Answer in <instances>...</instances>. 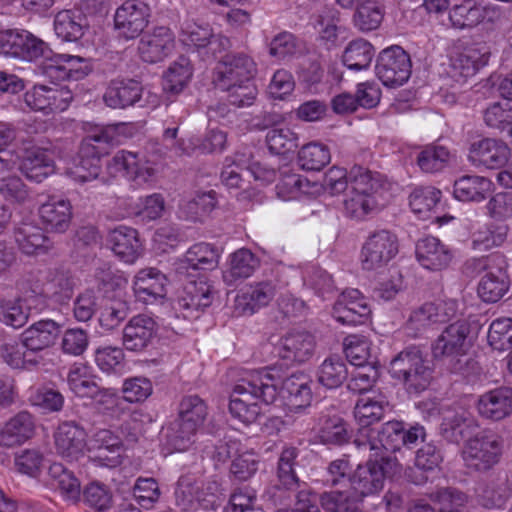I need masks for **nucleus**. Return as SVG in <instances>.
<instances>
[{
	"label": "nucleus",
	"mask_w": 512,
	"mask_h": 512,
	"mask_svg": "<svg viewBox=\"0 0 512 512\" xmlns=\"http://www.w3.org/2000/svg\"><path fill=\"white\" fill-rule=\"evenodd\" d=\"M511 156L509 145L500 139L483 138L471 143L468 161L477 168L499 169L505 166Z\"/></svg>",
	"instance_id": "obj_15"
},
{
	"label": "nucleus",
	"mask_w": 512,
	"mask_h": 512,
	"mask_svg": "<svg viewBox=\"0 0 512 512\" xmlns=\"http://www.w3.org/2000/svg\"><path fill=\"white\" fill-rule=\"evenodd\" d=\"M165 211V199L160 193L140 197L131 207L130 214L142 222H150L161 218Z\"/></svg>",
	"instance_id": "obj_57"
},
{
	"label": "nucleus",
	"mask_w": 512,
	"mask_h": 512,
	"mask_svg": "<svg viewBox=\"0 0 512 512\" xmlns=\"http://www.w3.org/2000/svg\"><path fill=\"white\" fill-rule=\"evenodd\" d=\"M399 253V240L395 233L380 229L370 233L359 254L361 268L378 271L386 267Z\"/></svg>",
	"instance_id": "obj_8"
},
{
	"label": "nucleus",
	"mask_w": 512,
	"mask_h": 512,
	"mask_svg": "<svg viewBox=\"0 0 512 512\" xmlns=\"http://www.w3.org/2000/svg\"><path fill=\"white\" fill-rule=\"evenodd\" d=\"M192 76L191 61L187 57L180 56L163 73V88L167 92L179 94L188 86Z\"/></svg>",
	"instance_id": "obj_50"
},
{
	"label": "nucleus",
	"mask_w": 512,
	"mask_h": 512,
	"mask_svg": "<svg viewBox=\"0 0 512 512\" xmlns=\"http://www.w3.org/2000/svg\"><path fill=\"white\" fill-rule=\"evenodd\" d=\"M353 494L361 498L378 493L384 485L383 468L377 466V461L370 459L366 465H359L349 479Z\"/></svg>",
	"instance_id": "obj_32"
},
{
	"label": "nucleus",
	"mask_w": 512,
	"mask_h": 512,
	"mask_svg": "<svg viewBox=\"0 0 512 512\" xmlns=\"http://www.w3.org/2000/svg\"><path fill=\"white\" fill-rule=\"evenodd\" d=\"M60 334L59 324L51 319L39 320L20 335L21 345L29 352H40L52 347Z\"/></svg>",
	"instance_id": "obj_26"
},
{
	"label": "nucleus",
	"mask_w": 512,
	"mask_h": 512,
	"mask_svg": "<svg viewBox=\"0 0 512 512\" xmlns=\"http://www.w3.org/2000/svg\"><path fill=\"white\" fill-rule=\"evenodd\" d=\"M217 202L215 191L199 192L180 203L179 213L187 220L203 221L216 208Z\"/></svg>",
	"instance_id": "obj_48"
},
{
	"label": "nucleus",
	"mask_w": 512,
	"mask_h": 512,
	"mask_svg": "<svg viewBox=\"0 0 512 512\" xmlns=\"http://www.w3.org/2000/svg\"><path fill=\"white\" fill-rule=\"evenodd\" d=\"M376 75L387 87L403 85L411 75L409 55L399 46L384 49L378 57Z\"/></svg>",
	"instance_id": "obj_10"
},
{
	"label": "nucleus",
	"mask_w": 512,
	"mask_h": 512,
	"mask_svg": "<svg viewBox=\"0 0 512 512\" xmlns=\"http://www.w3.org/2000/svg\"><path fill=\"white\" fill-rule=\"evenodd\" d=\"M371 308L365 297L357 289L342 292L332 309L333 318L342 325H360L366 323Z\"/></svg>",
	"instance_id": "obj_17"
},
{
	"label": "nucleus",
	"mask_w": 512,
	"mask_h": 512,
	"mask_svg": "<svg viewBox=\"0 0 512 512\" xmlns=\"http://www.w3.org/2000/svg\"><path fill=\"white\" fill-rule=\"evenodd\" d=\"M258 265L255 255L250 250L241 248L228 256L223 279L228 285H232L239 279L250 277Z\"/></svg>",
	"instance_id": "obj_45"
},
{
	"label": "nucleus",
	"mask_w": 512,
	"mask_h": 512,
	"mask_svg": "<svg viewBox=\"0 0 512 512\" xmlns=\"http://www.w3.org/2000/svg\"><path fill=\"white\" fill-rule=\"evenodd\" d=\"M22 173L30 180L42 182L49 175L54 173L55 166L51 157L41 149L28 150L21 163L16 165Z\"/></svg>",
	"instance_id": "obj_43"
},
{
	"label": "nucleus",
	"mask_w": 512,
	"mask_h": 512,
	"mask_svg": "<svg viewBox=\"0 0 512 512\" xmlns=\"http://www.w3.org/2000/svg\"><path fill=\"white\" fill-rule=\"evenodd\" d=\"M476 334L467 320H458L440 333L432 345L435 359L445 361L453 373H464L463 358L472 348Z\"/></svg>",
	"instance_id": "obj_2"
},
{
	"label": "nucleus",
	"mask_w": 512,
	"mask_h": 512,
	"mask_svg": "<svg viewBox=\"0 0 512 512\" xmlns=\"http://www.w3.org/2000/svg\"><path fill=\"white\" fill-rule=\"evenodd\" d=\"M158 334V324L152 316H133L122 331V345L128 351L141 352L150 346Z\"/></svg>",
	"instance_id": "obj_21"
},
{
	"label": "nucleus",
	"mask_w": 512,
	"mask_h": 512,
	"mask_svg": "<svg viewBox=\"0 0 512 512\" xmlns=\"http://www.w3.org/2000/svg\"><path fill=\"white\" fill-rule=\"evenodd\" d=\"M483 120L489 128L505 131L512 122V102L504 100L490 104L483 111Z\"/></svg>",
	"instance_id": "obj_63"
},
{
	"label": "nucleus",
	"mask_w": 512,
	"mask_h": 512,
	"mask_svg": "<svg viewBox=\"0 0 512 512\" xmlns=\"http://www.w3.org/2000/svg\"><path fill=\"white\" fill-rule=\"evenodd\" d=\"M149 19L150 9L145 3L127 0L115 11L114 28L120 37L132 40L144 31Z\"/></svg>",
	"instance_id": "obj_12"
},
{
	"label": "nucleus",
	"mask_w": 512,
	"mask_h": 512,
	"mask_svg": "<svg viewBox=\"0 0 512 512\" xmlns=\"http://www.w3.org/2000/svg\"><path fill=\"white\" fill-rule=\"evenodd\" d=\"M508 226H497L493 229L484 225L471 234L472 247L477 251H487L501 246L507 238Z\"/></svg>",
	"instance_id": "obj_60"
},
{
	"label": "nucleus",
	"mask_w": 512,
	"mask_h": 512,
	"mask_svg": "<svg viewBox=\"0 0 512 512\" xmlns=\"http://www.w3.org/2000/svg\"><path fill=\"white\" fill-rule=\"evenodd\" d=\"M220 449H227V457L232 458L230 471L237 480L246 481L255 475L259 459L254 452L240 449L236 441H230Z\"/></svg>",
	"instance_id": "obj_38"
},
{
	"label": "nucleus",
	"mask_w": 512,
	"mask_h": 512,
	"mask_svg": "<svg viewBox=\"0 0 512 512\" xmlns=\"http://www.w3.org/2000/svg\"><path fill=\"white\" fill-rule=\"evenodd\" d=\"M169 280L167 276L155 267L138 270L132 280L134 297L143 304L162 302L167 296Z\"/></svg>",
	"instance_id": "obj_13"
},
{
	"label": "nucleus",
	"mask_w": 512,
	"mask_h": 512,
	"mask_svg": "<svg viewBox=\"0 0 512 512\" xmlns=\"http://www.w3.org/2000/svg\"><path fill=\"white\" fill-rule=\"evenodd\" d=\"M331 161L329 148L320 142H310L298 152V164L306 171H320Z\"/></svg>",
	"instance_id": "obj_55"
},
{
	"label": "nucleus",
	"mask_w": 512,
	"mask_h": 512,
	"mask_svg": "<svg viewBox=\"0 0 512 512\" xmlns=\"http://www.w3.org/2000/svg\"><path fill=\"white\" fill-rule=\"evenodd\" d=\"M88 443V451H96V455L90 458L98 465L111 468L121 464L122 439L111 430L96 431Z\"/></svg>",
	"instance_id": "obj_23"
},
{
	"label": "nucleus",
	"mask_w": 512,
	"mask_h": 512,
	"mask_svg": "<svg viewBox=\"0 0 512 512\" xmlns=\"http://www.w3.org/2000/svg\"><path fill=\"white\" fill-rule=\"evenodd\" d=\"M275 296V287L268 282L246 287L236 297V307L244 314H253L269 304Z\"/></svg>",
	"instance_id": "obj_42"
},
{
	"label": "nucleus",
	"mask_w": 512,
	"mask_h": 512,
	"mask_svg": "<svg viewBox=\"0 0 512 512\" xmlns=\"http://www.w3.org/2000/svg\"><path fill=\"white\" fill-rule=\"evenodd\" d=\"M35 422L33 416L21 411L6 421L0 429V445L14 447L22 445L33 437Z\"/></svg>",
	"instance_id": "obj_34"
},
{
	"label": "nucleus",
	"mask_w": 512,
	"mask_h": 512,
	"mask_svg": "<svg viewBox=\"0 0 512 512\" xmlns=\"http://www.w3.org/2000/svg\"><path fill=\"white\" fill-rule=\"evenodd\" d=\"M19 249L27 255H38L51 248V242L42 229L32 222L24 221L15 230Z\"/></svg>",
	"instance_id": "obj_40"
},
{
	"label": "nucleus",
	"mask_w": 512,
	"mask_h": 512,
	"mask_svg": "<svg viewBox=\"0 0 512 512\" xmlns=\"http://www.w3.org/2000/svg\"><path fill=\"white\" fill-rule=\"evenodd\" d=\"M358 497L349 491H330L321 496V504L327 512H359Z\"/></svg>",
	"instance_id": "obj_62"
},
{
	"label": "nucleus",
	"mask_w": 512,
	"mask_h": 512,
	"mask_svg": "<svg viewBox=\"0 0 512 512\" xmlns=\"http://www.w3.org/2000/svg\"><path fill=\"white\" fill-rule=\"evenodd\" d=\"M86 19L78 12L63 10L54 18V31L58 38L65 42H76L85 33Z\"/></svg>",
	"instance_id": "obj_47"
},
{
	"label": "nucleus",
	"mask_w": 512,
	"mask_h": 512,
	"mask_svg": "<svg viewBox=\"0 0 512 512\" xmlns=\"http://www.w3.org/2000/svg\"><path fill=\"white\" fill-rule=\"evenodd\" d=\"M52 485L59 490L61 496L68 501H77L80 498L81 486L74 474L60 463H53L48 470Z\"/></svg>",
	"instance_id": "obj_54"
},
{
	"label": "nucleus",
	"mask_w": 512,
	"mask_h": 512,
	"mask_svg": "<svg viewBox=\"0 0 512 512\" xmlns=\"http://www.w3.org/2000/svg\"><path fill=\"white\" fill-rule=\"evenodd\" d=\"M441 191L432 186H420L413 189L409 196L411 211L421 220H430L437 213Z\"/></svg>",
	"instance_id": "obj_46"
},
{
	"label": "nucleus",
	"mask_w": 512,
	"mask_h": 512,
	"mask_svg": "<svg viewBox=\"0 0 512 512\" xmlns=\"http://www.w3.org/2000/svg\"><path fill=\"white\" fill-rule=\"evenodd\" d=\"M489 53L477 46L456 49L450 56V74L453 78L467 79L488 64Z\"/></svg>",
	"instance_id": "obj_24"
},
{
	"label": "nucleus",
	"mask_w": 512,
	"mask_h": 512,
	"mask_svg": "<svg viewBox=\"0 0 512 512\" xmlns=\"http://www.w3.org/2000/svg\"><path fill=\"white\" fill-rule=\"evenodd\" d=\"M314 348L313 335L305 331H290L280 339L277 352L279 357L290 363H303L312 357Z\"/></svg>",
	"instance_id": "obj_28"
},
{
	"label": "nucleus",
	"mask_w": 512,
	"mask_h": 512,
	"mask_svg": "<svg viewBox=\"0 0 512 512\" xmlns=\"http://www.w3.org/2000/svg\"><path fill=\"white\" fill-rule=\"evenodd\" d=\"M377 181L371 172L362 167H354L350 171V189L343 200V213L346 217L362 221L376 212Z\"/></svg>",
	"instance_id": "obj_3"
},
{
	"label": "nucleus",
	"mask_w": 512,
	"mask_h": 512,
	"mask_svg": "<svg viewBox=\"0 0 512 512\" xmlns=\"http://www.w3.org/2000/svg\"><path fill=\"white\" fill-rule=\"evenodd\" d=\"M479 414L494 421L502 420L512 414V389L500 387L481 395L477 402Z\"/></svg>",
	"instance_id": "obj_33"
},
{
	"label": "nucleus",
	"mask_w": 512,
	"mask_h": 512,
	"mask_svg": "<svg viewBox=\"0 0 512 512\" xmlns=\"http://www.w3.org/2000/svg\"><path fill=\"white\" fill-rule=\"evenodd\" d=\"M502 454L503 439L492 431H481L465 442L461 455L467 468L485 472L500 462Z\"/></svg>",
	"instance_id": "obj_6"
},
{
	"label": "nucleus",
	"mask_w": 512,
	"mask_h": 512,
	"mask_svg": "<svg viewBox=\"0 0 512 512\" xmlns=\"http://www.w3.org/2000/svg\"><path fill=\"white\" fill-rule=\"evenodd\" d=\"M488 343L498 351H504L512 345V318L495 319L489 327Z\"/></svg>",
	"instance_id": "obj_64"
},
{
	"label": "nucleus",
	"mask_w": 512,
	"mask_h": 512,
	"mask_svg": "<svg viewBox=\"0 0 512 512\" xmlns=\"http://www.w3.org/2000/svg\"><path fill=\"white\" fill-rule=\"evenodd\" d=\"M510 288V280L506 270L501 266L486 272L478 284V295L487 303L499 301Z\"/></svg>",
	"instance_id": "obj_44"
},
{
	"label": "nucleus",
	"mask_w": 512,
	"mask_h": 512,
	"mask_svg": "<svg viewBox=\"0 0 512 512\" xmlns=\"http://www.w3.org/2000/svg\"><path fill=\"white\" fill-rule=\"evenodd\" d=\"M266 143L272 153L284 155L297 147L298 137L288 127H275L267 132Z\"/></svg>",
	"instance_id": "obj_61"
},
{
	"label": "nucleus",
	"mask_w": 512,
	"mask_h": 512,
	"mask_svg": "<svg viewBox=\"0 0 512 512\" xmlns=\"http://www.w3.org/2000/svg\"><path fill=\"white\" fill-rule=\"evenodd\" d=\"M207 415V407L204 401L190 395L182 399L179 405V420L177 430L169 440L173 451H186L193 444V437L202 426Z\"/></svg>",
	"instance_id": "obj_7"
},
{
	"label": "nucleus",
	"mask_w": 512,
	"mask_h": 512,
	"mask_svg": "<svg viewBox=\"0 0 512 512\" xmlns=\"http://www.w3.org/2000/svg\"><path fill=\"white\" fill-rule=\"evenodd\" d=\"M388 407L389 401L381 391L362 395L354 407L355 420L361 427L357 438L368 439L374 435L376 431L367 428L381 421Z\"/></svg>",
	"instance_id": "obj_19"
},
{
	"label": "nucleus",
	"mask_w": 512,
	"mask_h": 512,
	"mask_svg": "<svg viewBox=\"0 0 512 512\" xmlns=\"http://www.w3.org/2000/svg\"><path fill=\"white\" fill-rule=\"evenodd\" d=\"M494 191V183L480 175H464L454 182L453 195L462 202L480 203Z\"/></svg>",
	"instance_id": "obj_35"
},
{
	"label": "nucleus",
	"mask_w": 512,
	"mask_h": 512,
	"mask_svg": "<svg viewBox=\"0 0 512 512\" xmlns=\"http://www.w3.org/2000/svg\"><path fill=\"white\" fill-rule=\"evenodd\" d=\"M452 250L436 237H425L416 244V258L419 264L431 271L447 268L453 260Z\"/></svg>",
	"instance_id": "obj_27"
},
{
	"label": "nucleus",
	"mask_w": 512,
	"mask_h": 512,
	"mask_svg": "<svg viewBox=\"0 0 512 512\" xmlns=\"http://www.w3.org/2000/svg\"><path fill=\"white\" fill-rule=\"evenodd\" d=\"M453 159L451 152L442 145L425 147L417 157V164L423 172L436 173L447 167Z\"/></svg>",
	"instance_id": "obj_56"
},
{
	"label": "nucleus",
	"mask_w": 512,
	"mask_h": 512,
	"mask_svg": "<svg viewBox=\"0 0 512 512\" xmlns=\"http://www.w3.org/2000/svg\"><path fill=\"white\" fill-rule=\"evenodd\" d=\"M404 427L403 422L388 421L383 425L381 433H375L379 435V439H374L373 435H370L368 439L356 438L355 444L364 451L374 452L371 457L380 455L382 450L396 451L402 445Z\"/></svg>",
	"instance_id": "obj_29"
},
{
	"label": "nucleus",
	"mask_w": 512,
	"mask_h": 512,
	"mask_svg": "<svg viewBox=\"0 0 512 512\" xmlns=\"http://www.w3.org/2000/svg\"><path fill=\"white\" fill-rule=\"evenodd\" d=\"M73 99L72 92L65 86L35 85L24 94L25 104L34 111L44 114L65 111Z\"/></svg>",
	"instance_id": "obj_11"
},
{
	"label": "nucleus",
	"mask_w": 512,
	"mask_h": 512,
	"mask_svg": "<svg viewBox=\"0 0 512 512\" xmlns=\"http://www.w3.org/2000/svg\"><path fill=\"white\" fill-rule=\"evenodd\" d=\"M458 312V303L455 300H440L424 303L410 314L409 329L420 332L434 324L449 321Z\"/></svg>",
	"instance_id": "obj_22"
},
{
	"label": "nucleus",
	"mask_w": 512,
	"mask_h": 512,
	"mask_svg": "<svg viewBox=\"0 0 512 512\" xmlns=\"http://www.w3.org/2000/svg\"><path fill=\"white\" fill-rule=\"evenodd\" d=\"M143 88L135 80L112 81L104 94V102L114 109L134 105L142 98Z\"/></svg>",
	"instance_id": "obj_37"
},
{
	"label": "nucleus",
	"mask_w": 512,
	"mask_h": 512,
	"mask_svg": "<svg viewBox=\"0 0 512 512\" xmlns=\"http://www.w3.org/2000/svg\"><path fill=\"white\" fill-rule=\"evenodd\" d=\"M175 48L176 39L173 31L168 27L159 26L142 35L137 51L144 62L156 64L170 57Z\"/></svg>",
	"instance_id": "obj_14"
},
{
	"label": "nucleus",
	"mask_w": 512,
	"mask_h": 512,
	"mask_svg": "<svg viewBox=\"0 0 512 512\" xmlns=\"http://www.w3.org/2000/svg\"><path fill=\"white\" fill-rule=\"evenodd\" d=\"M277 396L276 382L271 374L251 371L233 386L229 412L234 419L249 425L257 421L262 412L261 405L274 403Z\"/></svg>",
	"instance_id": "obj_1"
},
{
	"label": "nucleus",
	"mask_w": 512,
	"mask_h": 512,
	"mask_svg": "<svg viewBox=\"0 0 512 512\" xmlns=\"http://www.w3.org/2000/svg\"><path fill=\"white\" fill-rule=\"evenodd\" d=\"M310 379L303 373L293 374L283 381L282 394L293 409L308 406L312 399Z\"/></svg>",
	"instance_id": "obj_49"
},
{
	"label": "nucleus",
	"mask_w": 512,
	"mask_h": 512,
	"mask_svg": "<svg viewBox=\"0 0 512 512\" xmlns=\"http://www.w3.org/2000/svg\"><path fill=\"white\" fill-rule=\"evenodd\" d=\"M53 438L57 454L69 461L78 460L88 451L87 433L74 421L60 423Z\"/></svg>",
	"instance_id": "obj_18"
},
{
	"label": "nucleus",
	"mask_w": 512,
	"mask_h": 512,
	"mask_svg": "<svg viewBox=\"0 0 512 512\" xmlns=\"http://www.w3.org/2000/svg\"><path fill=\"white\" fill-rule=\"evenodd\" d=\"M88 72V63L84 58L69 54H54L47 58L43 74L54 80H80Z\"/></svg>",
	"instance_id": "obj_25"
},
{
	"label": "nucleus",
	"mask_w": 512,
	"mask_h": 512,
	"mask_svg": "<svg viewBox=\"0 0 512 512\" xmlns=\"http://www.w3.org/2000/svg\"><path fill=\"white\" fill-rule=\"evenodd\" d=\"M254 61L246 55H229L217 64L214 71L213 83L222 90H229L240 81L253 78Z\"/></svg>",
	"instance_id": "obj_20"
},
{
	"label": "nucleus",
	"mask_w": 512,
	"mask_h": 512,
	"mask_svg": "<svg viewBox=\"0 0 512 512\" xmlns=\"http://www.w3.org/2000/svg\"><path fill=\"white\" fill-rule=\"evenodd\" d=\"M179 40L183 45L194 48L198 52L205 49V53L213 57L229 47L228 38L214 35L208 24L199 23L193 19H185L181 23Z\"/></svg>",
	"instance_id": "obj_9"
},
{
	"label": "nucleus",
	"mask_w": 512,
	"mask_h": 512,
	"mask_svg": "<svg viewBox=\"0 0 512 512\" xmlns=\"http://www.w3.org/2000/svg\"><path fill=\"white\" fill-rule=\"evenodd\" d=\"M70 391L79 398H89L97 392L92 368L83 363L73 364L67 374Z\"/></svg>",
	"instance_id": "obj_51"
},
{
	"label": "nucleus",
	"mask_w": 512,
	"mask_h": 512,
	"mask_svg": "<svg viewBox=\"0 0 512 512\" xmlns=\"http://www.w3.org/2000/svg\"><path fill=\"white\" fill-rule=\"evenodd\" d=\"M223 249L207 242L192 245L179 262L178 271L213 270L217 268Z\"/></svg>",
	"instance_id": "obj_30"
},
{
	"label": "nucleus",
	"mask_w": 512,
	"mask_h": 512,
	"mask_svg": "<svg viewBox=\"0 0 512 512\" xmlns=\"http://www.w3.org/2000/svg\"><path fill=\"white\" fill-rule=\"evenodd\" d=\"M389 374L400 380L408 391L421 392L430 384L432 370L422 352L415 348H407L398 353L389 365Z\"/></svg>",
	"instance_id": "obj_4"
},
{
	"label": "nucleus",
	"mask_w": 512,
	"mask_h": 512,
	"mask_svg": "<svg viewBox=\"0 0 512 512\" xmlns=\"http://www.w3.org/2000/svg\"><path fill=\"white\" fill-rule=\"evenodd\" d=\"M109 243L114 254L129 264H133L143 251L138 232L132 227H116L109 234Z\"/></svg>",
	"instance_id": "obj_31"
},
{
	"label": "nucleus",
	"mask_w": 512,
	"mask_h": 512,
	"mask_svg": "<svg viewBox=\"0 0 512 512\" xmlns=\"http://www.w3.org/2000/svg\"><path fill=\"white\" fill-rule=\"evenodd\" d=\"M347 375L346 364L340 358L330 357L319 367L318 382L328 389H335L346 380Z\"/></svg>",
	"instance_id": "obj_59"
},
{
	"label": "nucleus",
	"mask_w": 512,
	"mask_h": 512,
	"mask_svg": "<svg viewBox=\"0 0 512 512\" xmlns=\"http://www.w3.org/2000/svg\"><path fill=\"white\" fill-rule=\"evenodd\" d=\"M375 55V49L365 39L351 41L342 55L343 64L352 71H362L369 68Z\"/></svg>",
	"instance_id": "obj_52"
},
{
	"label": "nucleus",
	"mask_w": 512,
	"mask_h": 512,
	"mask_svg": "<svg viewBox=\"0 0 512 512\" xmlns=\"http://www.w3.org/2000/svg\"><path fill=\"white\" fill-rule=\"evenodd\" d=\"M160 164L145 153L120 150L107 163V171L113 177L122 176L142 186L154 183L160 172Z\"/></svg>",
	"instance_id": "obj_5"
},
{
	"label": "nucleus",
	"mask_w": 512,
	"mask_h": 512,
	"mask_svg": "<svg viewBox=\"0 0 512 512\" xmlns=\"http://www.w3.org/2000/svg\"><path fill=\"white\" fill-rule=\"evenodd\" d=\"M39 216L42 222L51 230L63 232L69 227L72 206L67 199L50 196L39 207Z\"/></svg>",
	"instance_id": "obj_36"
},
{
	"label": "nucleus",
	"mask_w": 512,
	"mask_h": 512,
	"mask_svg": "<svg viewBox=\"0 0 512 512\" xmlns=\"http://www.w3.org/2000/svg\"><path fill=\"white\" fill-rule=\"evenodd\" d=\"M66 174L78 183H87L98 178L101 172V157L94 153H84L80 145L76 157L66 163Z\"/></svg>",
	"instance_id": "obj_41"
},
{
	"label": "nucleus",
	"mask_w": 512,
	"mask_h": 512,
	"mask_svg": "<svg viewBox=\"0 0 512 512\" xmlns=\"http://www.w3.org/2000/svg\"><path fill=\"white\" fill-rule=\"evenodd\" d=\"M384 7L376 0H368L358 6L353 13V26L363 33L377 30L383 21Z\"/></svg>",
	"instance_id": "obj_53"
},
{
	"label": "nucleus",
	"mask_w": 512,
	"mask_h": 512,
	"mask_svg": "<svg viewBox=\"0 0 512 512\" xmlns=\"http://www.w3.org/2000/svg\"><path fill=\"white\" fill-rule=\"evenodd\" d=\"M212 300V288L207 282H190L185 287V296L180 304L187 310L200 311L209 307Z\"/></svg>",
	"instance_id": "obj_58"
},
{
	"label": "nucleus",
	"mask_w": 512,
	"mask_h": 512,
	"mask_svg": "<svg viewBox=\"0 0 512 512\" xmlns=\"http://www.w3.org/2000/svg\"><path fill=\"white\" fill-rule=\"evenodd\" d=\"M123 124L95 126L82 140L81 146L84 153H94L102 157L106 151L101 145H115L121 142Z\"/></svg>",
	"instance_id": "obj_39"
},
{
	"label": "nucleus",
	"mask_w": 512,
	"mask_h": 512,
	"mask_svg": "<svg viewBox=\"0 0 512 512\" xmlns=\"http://www.w3.org/2000/svg\"><path fill=\"white\" fill-rule=\"evenodd\" d=\"M348 181H350V175L348 176L345 168L332 166L324 174L322 184L316 182L312 183L306 178L292 175L286 178L282 185H291L293 189L311 195L326 193L334 196L341 194L347 189Z\"/></svg>",
	"instance_id": "obj_16"
}]
</instances>
